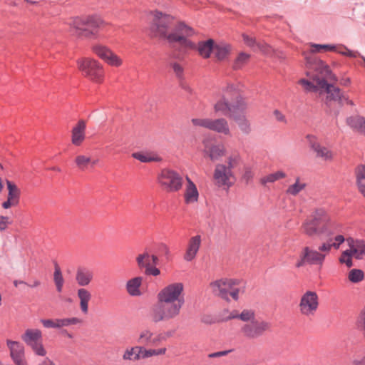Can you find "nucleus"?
<instances>
[{
  "label": "nucleus",
  "instance_id": "obj_62",
  "mask_svg": "<svg viewBox=\"0 0 365 365\" xmlns=\"http://www.w3.org/2000/svg\"><path fill=\"white\" fill-rule=\"evenodd\" d=\"M160 273V269L152 264L145 270V274L146 275L158 276Z\"/></svg>",
  "mask_w": 365,
  "mask_h": 365
},
{
  "label": "nucleus",
  "instance_id": "obj_47",
  "mask_svg": "<svg viewBox=\"0 0 365 365\" xmlns=\"http://www.w3.org/2000/svg\"><path fill=\"white\" fill-rule=\"evenodd\" d=\"M238 319L248 323L256 318L254 311L250 309H244L240 314H238Z\"/></svg>",
  "mask_w": 365,
  "mask_h": 365
},
{
  "label": "nucleus",
  "instance_id": "obj_59",
  "mask_svg": "<svg viewBox=\"0 0 365 365\" xmlns=\"http://www.w3.org/2000/svg\"><path fill=\"white\" fill-rule=\"evenodd\" d=\"M209 120L210 119H208V118H204V119L192 118L191 121H192V124L195 126H201V127L207 128Z\"/></svg>",
  "mask_w": 365,
  "mask_h": 365
},
{
  "label": "nucleus",
  "instance_id": "obj_35",
  "mask_svg": "<svg viewBox=\"0 0 365 365\" xmlns=\"http://www.w3.org/2000/svg\"><path fill=\"white\" fill-rule=\"evenodd\" d=\"M233 120L237 124L240 130L247 134L250 132V125L246 119L245 115H230Z\"/></svg>",
  "mask_w": 365,
  "mask_h": 365
},
{
  "label": "nucleus",
  "instance_id": "obj_6",
  "mask_svg": "<svg viewBox=\"0 0 365 365\" xmlns=\"http://www.w3.org/2000/svg\"><path fill=\"white\" fill-rule=\"evenodd\" d=\"M79 70L83 75L95 83L103 82L104 71L102 65L96 60L86 58L77 61Z\"/></svg>",
  "mask_w": 365,
  "mask_h": 365
},
{
  "label": "nucleus",
  "instance_id": "obj_49",
  "mask_svg": "<svg viewBox=\"0 0 365 365\" xmlns=\"http://www.w3.org/2000/svg\"><path fill=\"white\" fill-rule=\"evenodd\" d=\"M91 161V158L85 155H78L75 160L76 165L81 170H84Z\"/></svg>",
  "mask_w": 365,
  "mask_h": 365
},
{
  "label": "nucleus",
  "instance_id": "obj_64",
  "mask_svg": "<svg viewBox=\"0 0 365 365\" xmlns=\"http://www.w3.org/2000/svg\"><path fill=\"white\" fill-rule=\"evenodd\" d=\"M179 86L182 90H184L187 93L191 94L192 93V88L187 83V81L185 80V78L179 81Z\"/></svg>",
  "mask_w": 365,
  "mask_h": 365
},
{
  "label": "nucleus",
  "instance_id": "obj_19",
  "mask_svg": "<svg viewBox=\"0 0 365 365\" xmlns=\"http://www.w3.org/2000/svg\"><path fill=\"white\" fill-rule=\"evenodd\" d=\"M93 272L85 267H78L75 279L81 287L88 286L93 279Z\"/></svg>",
  "mask_w": 365,
  "mask_h": 365
},
{
  "label": "nucleus",
  "instance_id": "obj_13",
  "mask_svg": "<svg viewBox=\"0 0 365 365\" xmlns=\"http://www.w3.org/2000/svg\"><path fill=\"white\" fill-rule=\"evenodd\" d=\"M325 255L316 250H311L309 247H304L300 254V259L296 264L297 267H303L305 264H322L324 260Z\"/></svg>",
  "mask_w": 365,
  "mask_h": 365
},
{
  "label": "nucleus",
  "instance_id": "obj_8",
  "mask_svg": "<svg viewBox=\"0 0 365 365\" xmlns=\"http://www.w3.org/2000/svg\"><path fill=\"white\" fill-rule=\"evenodd\" d=\"M272 330V324L267 321L255 319L245 324L241 327L244 336L249 339H255L264 336Z\"/></svg>",
  "mask_w": 365,
  "mask_h": 365
},
{
  "label": "nucleus",
  "instance_id": "obj_11",
  "mask_svg": "<svg viewBox=\"0 0 365 365\" xmlns=\"http://www.w3.org/2000/svg\"><path fill=\"white\" fill-rule=\"evenodd\" d=\"M183 292L182 283H173L164 287L157 295L158 300L165 303L175 304L180 300L185 304V299L181 294Z\"/></svg>",
  "mask_w": 365,
  "mask_h": 365
},
{
  "label": "nucleus",
  "instance_id": "obj_61",
  "mask_svg": "<svg viewBox=\"0 0 365 365\" xmlns=\"http://www.w3.org/2000/svg\"><path fill=\"white\" fill-rule=\"evenodd\" d=\"M240 292H245V287H243L242 289L240 288H233L230 289L228 292V296L230 295L234 300L237 301L239 299V293Z\"/></svg>",
  "mask_w": 365,
  "mask_h": 365
},
{
  "label": "nucleus",
  "instance_id": "obj_32",
  "mask_svg": "<svg viewBox=\"0 0 365 365\" xmlns=\"http://www.w3.org/2000/svg\"><path fill=\"white\" fill-rule=\"evenodd\" d=\"M7 189H8V196L7 197L14 200V202L19 203L21 191L13 182L6 180Z\"/></svg>",
  "mask_w": 365,
  "mask_h": 365
},
{
  "label": "nucleus",
  "instance_id": "obj_53",
  "mask_svg": "<svg viewBox=\"0 0 365 365\" xmlns=\"http://www.w3.org/2000/svg\"><path fill=\"white\" fill-rule=\"evenodd\" d=\"M306 138L308 140L309 147L315 153H317V150H319L320 149V148L322 147L320 145L319 143L317 141L316 136L309 134L306 136Z\"/></svg>",
  "mask_w": 365,
  "mask_h": 365
},
{
  "label": "nucleus",
  "instance_id": "obj_28",
  "mask_svg": "<svg viewBox=\"0 0 365 365\" xmlns=\"http://www.w3.org/2000/svg\"><path fill=\"white\" fill-rule=\"evenodd\" d=\"M166 348H161L158 349H145L144 347H138V351L135 355V359H146L152 356L165 354Z\"/></svg>",
  "mask_w": 365,
  "mask_h": 365
},
{
  "label": "nucleus",
  "instance_id": "obj_39",
  "mask_svg": "<svg viewBox=\"0 0 365 365\" xmlns=\"http://www.w3.org/2000/svg\"><path fill=\"white\" fill-rule=\"evenodd\" d=\"M57 328L60 329L70 325L77 324L82 322V320L77 317L56 319Z\"/></svg>",
  "mask_w": 365,
  "mask_h": 365
},
{
  "label": "nucleus",
  "instance_id": "obj_60",
  "mask_svg": "<svg viewBox=\"0 0 365 365\" xmlns=\"http://www.w3.org/2000/svg\"><path fill=\"white\" fill-rule=\"evenodd\" d=\"M11 224V221L9 220V217L7 216H0V232H3L6 230L9 225Z\"/></svg>",
  "mask_w": 365,
  "mask_h": 365
},
{
  "label": "nucleus",
  "instance_id": "obj_57",
  "mask_svg": "<svg viewBox=\"0 0 365 365\" xmlns=\"http://www.w3.org/2000/svg\"><path fill=\"white\" fill-rule=\"evenodd\" d=\"M138 347L139 346H135L130 349H127L123 356V359L124 360L137 361L138 359H135V355L138 351Z\"/></svg>",
  "mask_w": 365,
  "mask_h": 365
},
{
  "label": "nucleus",
  "instance_id": "obj_29",
  "mask_svg": "<svg viewBox=\"0 0 365 365\" xmlns=\"http://www.w3.org/2000/svg\"><path fill=\"white\" fill-rule=\"evenodd\" d=\"M231 51L230 45L227 43L215 44L213 52L218 61L226 59Z\"/></svg>",
  "mask_w": 365,
  "mask_h": 365
},
{
  "label": "nucleus",
  "instance_id": "obj_56",
  "mask_svg": "<svg viewBox=\"0 0 365 365\" xmlns=\"http://www.w3.org/2000/svg\"><path fill=\"white\" fill-rule=\"evenodd\" d=\"M201 322L205 324H213L215 323H220L224 322L223 319L213 317L210 314H205L201 317Z\"/></svg>",
  "mask_w": 365,
  "mask_h": 365
},
{
  "label": "nucleus",
  "instance_id": "obj_48",
  "mask_svg": "<svg viewBox=\"0 0 365 365\" xmlns=\"http://www.w3.org/2000/svg\"><path fill=\"white\" fill-rule=\"evenodd\" d=\"M109 56L105 61L106 63L111 66L118 67L122 64V60L113 51L108 53Z\"/></svg>",
  "mask_w": 365,
  "mask_h": 365
},
{
  "label": "nucleus",
  "instance_id": "obj_30",
  "mask_svg": "<svg viewBox=\"0 0 365 365\" xmlns=\"http://www.w3.org/2000/svg\"><path fill=\"white\" fill-rule=\"evenodd\" d=\"M170 34H175L177 36H192L195 34V31L192 27L182 21L178 24L174 29V31Z\"/></svg>",
  "mask_w": 365,
  "mask_h": 365
},
{
  "label": "nucleus",
  "instance_id": "obj_12",
  "mask_svg": "<svg viewBox=\"0 0 365 365\" xmlns=\"http://www.w3.org/2000/svg\"><path fill=\"white\" fill-rule=\"evenodd\" d=\"M240 279H221L215 280L210 283V287L213 289V293L227 302H230L228 292L230 289L235 288V286L240 284Z\"/></svg>",
  "mask_w": 365,
  "mask_h": 365
},
{
  "label": "nucleus",
  "instance_id": "obj_41",
  "mask_svg": "<svg viewBox=\"0 0 365 365\" xmlns=\"http://www.w3.org/2000/svg\"><path fill=\"white\" fill-rule=\"evenodd\" d=\"M93 51L104 61L107 59L109 54L112 51L108 47L102 45H96L93 46Z\"/></svg>",
  "mask_w": 365,
  "mask_h": 365
},
{
  "label": "nucleus",
  "instance_id": "obj_37",
  "mask_svg": "<svg viewBox=\"0 0 365 365\" xmlns=\"http://www.w3.org/2000/svg\"><path fill=\"white\" fill-rule=\"evenodd\" d=\"M250 56L246 53L241 52L235 60L232 68L234 70H239L244 66L248 61Z\"/></svg>",
  "mask_w": 365,
  "mask_h": 365
},
{
  "label": "nucleus",
  "instance_id": "obj_42",
  "mask_svg": "<svg viewBox=\"0 0 365 365\" xmlns=\"http://www.w3.org/2000/svg\"><path fill=\"white\" fill-rule=\"evenodd\" d=\"M306 186L307 185L305 183H299V178H297L295 183L289 186L286 192L289 195L296 196L299 192L304 190Z\"/></svg>",
  "mask_w": 365,
  "mask_h": 365
},
{
  "label": "nucleus",
  "instance_id": "obj_50",
  "mask_svg": "<svg viewBox=\"0 0 365 365\" xmlns=\"http://www.w3.org/2000/svg\"><path fill=\"white\" fill-rule=\"evenodd\" d=\"M356 252L354 253V256L356 259H361L363 255H365V242L364 240H356Z\"/></svg>",
  "mask_w": 365,
  "mask_h": 365
},
{
  "label": "nucleus",
  "instance_id": "obj_55",
  "mask_svg": "<svg viewBox=\"0 0 365 365\" xmlns=\"http://www.w3.org/2000/svg\"><path fill=\"white\" fill-rule=\"evenodd\" d=\"M316 155L317 158H322L324 160L332 159V153L325 147H321L320 149L317 150Z\"/></svg>",
  "mask_w": 365,
  "mask_h": 365
},
{
  "label": "nucleus",
  "instance_id": "obj_14",
  "mask_svg": "<svg viewBox=\"0 0 365 365\" xmlns=\"http://www.w3.org/2000/svg\"><path fill=\"white\" fill-rule=\"evenodd\" d=\"M318 296L315 292L307 291L301 298L299 307L302 314L309 315L317 309Z\"/></svg>",
  "mask_w": 365,
  "mask_h": 365
},
{
  "label": "nucleus",
  "instance_id": "obj_33",
  "mask_svg": "<svg viewBox=\"0 0 365 365\" xmlns=\"http://www.w3.org/2000/svg\"><path fill=\"white\" fill-rule=\"evenodd\" d=\"M356 175L359 190L365 197V165H362L358 167Z\"/></svg>",
  "mask_w": 365,
  "mask_h": 365
},
{
  "label": "nucleus",
  "instance_id": "obj_63",
  "mask_svg": "<svg viewBox=\"0 0 365 365\" xmlns=\"http://www.w3.org/2000/svg\"><path fill=\"white\" fill-rule=\"evenodd\" d=\"M41 322L46 328H57L56 319H41Z\"/></svg>",
  "mask_w": 365,
  "mask_h": 365
},
{
  "label": "nucleus",
  "instance_id": "obj_5",
  "mask_svg": "<svg viewBox=\"0 0 365 365\" xmlns=\"http://www.w3.org/2000/svg\"><path fill=\"white\" fill-rule=\"evenodd\" d=\"M329 220L325 210L316 209L311 215V219L303 223V231L309 237L325 234L327 232Z\"/></svg>",
  "mask_w": 365,
  "mask_h": 365
},
{
  "label": "nucleus",
  "instance_id": "obj_16",
  "mask_svg": "<svg viewBox=\"0 0 365 365\" xmlns=\"http://www.w3.org/2000/svg\"><path fill=\"white\" fill-rule=\"evenodd\" d=\"M6 345L10 350V356L15 365H28L25 361L24 347L19 341L8 339Z\"/></svg>",
  "mask_w": 365,
  "mask_h": 365
},
{
  "label": "nucleus",
  "instance_id": "obj_23",
  "mask_svg": "<svg viewBox=\"0 0 365 365\" xmlns=\"http://www.w3.org/2000/svg\"><path fill=\"white\" fill-rule=\"evenodd\" d=\"M214 46V40L210 38L205 41H199L196 49L202 58H208L210 57L211 53L213 51Z\"/></svg>",
  "mask_w": 365,
  "mask_h": 365
},
{
  "label": "nucleus",
  "instance_id": "obj_27",
  "mask_svg": "<svg viewBox=\"0 0 365 365\" xmlns=\"http://www.w3.org/2000/svg\"><path fill=\"white\" fill-rule=\"evenodd\" d=\"M78 297L80 299V307L83 314L88 311V302L91 299V294L84 288H80L77 292Z\"/></svg>",
  "mask_w": 365,
  "mask_h": 365
},
{
  "label": "nucleus",
  "instance_id": "obj_31",
  "mask_svg": "<svg viewBox=\"0 0 365 365\" xmlns=\"http://www.w3.org/2000/svg\"><path fill=\"white\" fill-rule=\"evenodd\" d=\"M53 282L56 286V291L58 293L62 292L64 284V279L63 277L61 268L59 267L56 262H54Z\"/></svg>",
  "mask_w": 365,
  "mask_h": 365
},
{
  "label": "nucleus",
  "instance_id": "obj_2",
  "mask_svg": "<svg viewBox=\"0 0 365 365\" xmlns=\"http://www.w3.org/2000/svg\"><path fill=\"white\" fill-rule=\"evenodd\" d=\"M223 92L222 98L214 105L216 113L239 114L245 110L246 103L232 85L228 86Z\"/></svg>",
  "mask_w": 365,
  "mask_h": 365
},
{
  "label": "nucleus",
  "instance_id": "obj_10",
  "mask_svg": "<svg viewBox=\"0 0 365 365\" xmlns=\"http://www.w3.org/2000/svg\"><path fill=\"white\" fill-rule=\"evenodd\" d=\"M22 341L38 355L44 356L46 351L42 344V332L38 329H28L21 336Z\"/></svg>",
  "mask_w": 365,
  "mask_h": 365
},
{
  "label": "nucleus",
  "instance_id": "obj_18",
  "mask_svg": "<svg viewBox=\"0 0 365 365\" xmlns=\"http://www.w3.org/2000/svg\"><path fill=\"white\" fill-rule=\"evenodd\" d=\"M86 123L84 120H79L72 129L71 142L76 146H79L85 140V130Z\"/></svg>",
  "mask_w": 365,
  "mask_h": 365
},
{
  "label": "nucleus",
  "instance_id": "obj_52",
  "mask_svg": "<svg viewBox=\"0 0 365 365\" xmlns=\"http://www.w3.org/2000/svg\"><path fill=\"white\" fill-rule=\"evenodd\" d=\"M312 52H319L322 49H324L325 51H335L336 46L334 45L331 44H312Z\"/></svg>",
  "mask_w": 365,
  "mask_h": 365
},
{
  "label": "nucleus",
  "instance_id": "obj_38",
  "mask_svg": "<svg viewBox=\"0 0 365 365\" xmlns=\"http://www.w3.org/2000/svg\"><path fill=\"white\" fill-rule=\"evenodd\" d=\"M286 177L285 173L283 171H277L276 173L269 174L268 175L264 176L261 179V183L262 185H265L267 182H274L276 180H278L282 178H284Z\"/></svg>",
  "mask_w": 365,
  "mask_h": 365
},
{
  "label": "nucleus",
  "instance_id": "obj_54",
  "mask_svg": "<svg viewBox=\"0 0 365 365\" xmlns=\"http://www.w3.org/2000/svg\"><path fill=\"white\" fill-rule=\"evenodd\" d=\"M242 39L244 43L255 51L257 44L258 43L256 38L255 37L250 36L247 34H243Z\"/></svg>",
  "mask_w": 365,
  "mask_h": 365
},
{
  "label": "nucleus",
  "instance_id": "obj_58",
  "mask_svg": "<svg viewBox=\"0 0 365 365\" xmlns=\"http://www.w3.org/2000/svg\"><path fill=\"white\" fill-rule=\"evenodd\" d=\"M335 51L341 55L349 56L351 58H356L357 56V52L349 50L346 47H344L343 48H339V49L336 48Z\"/></svg>",
  "mask_w": 365,
  "mask_h": 365
},
{
  "label": "nucleus",
  "instance_id": "obj_4",
  "mask_svg": "<svg viewBox=\"0 0 365 365\" xmlns=\"http://www.w3.org/2000/svg\"><path fill=\"white\" fill-rule=\"evenodd\" d=\"M183 306V301L175 304L165 303L158 300L150 309V318L154 323L166 322L177 317Z\"/></svg>",
  "mask_w": 365,
  "mask_h": 365
},
{
  "label": "nucleus",
  "instance_id": "obj_36",
  "mask_svg": "<svg viewBox=\"0 0 365 365\" xmlns=\"http://www.w3.org/2000/svg\"><path fill=\"white\" fill-rule=\"evenodd\" d=\"M132 157L135 159L140 160L142 163H149V162H160L162 161V158L158 155L155 156H148L147 155L143 154L141 152H136L132 154Z\"/></svg>",
  "mask_w": 365,
  "mask_h": 365
},
{
  "label": "nucleus",
  "instance_id": "obj_1",
  "mask_svg": "<svg viewBox=\"0 0 365 365\" xmlns=\"http://www.w3.org/2000/svg\"><path fill=\"white\" fill-rule=\"evenodd\" d=\"M104 21L97 15L76 16L69 24L72 35L81 38H96Z\"/></svg>",
  "mask_w": 365,
  "mask_h": 365
},
{
  "label": "nucleus",
  "instance_id": "obj_20",
  "mask_svg": "<svg viewBox=\"0 0 365 365\" xmlns=\"http://www.w3.org/2000/svg\"><path fill=\"white\" fill-rule=\"evenodd\" d=\"M201 241L200 235H195L190 239L186 252L184 255L185 260L190 262L196 257L201 245Z\"/></svg>",
  "mask_w": 365,
  "mask_h": 365
},
{
  "label": "nucleus",
  "instance_id": "obj_21",
  "mask_svg": "<svg viewBox=\"0 0 365 365\" xmlns=\"http://www.w3.org/2000/svg\"><path fill=\"white\" fill-rule=\"evenodd\" d=\"M346 122L354 131L365 135V118L361 115H350Z\"/></svg>",
  "mask_w": 365,
  "mask_h": 365
},
{
  "label": "nucleus",
  "instance_id": "obj_25",
  "mask_svg": "<svg viewBox=\"0 0 365 365\" xmlns=\"http://www.w3.org/2000/svg\"><path fill=\"white\" fill-rule=\"evenodd\" d=\"M207 128L224 134H227L229 133L227 123L223 118L216 120L210 119Z\"/></svg>",
  "mask_w": 365,
  "mask_h": 365
},
{
  "label": "nucleus",
  "instance_id": "obj_7",
  "mask_svg": "<svg viewBox=\"0 0 365 365\" xmlns=\"http://www.w3.org/2000/svg\"><path fill=\"white\" fill-rule=\"evenodd\" d=\"M158 181L167 192L179 191L182 186V178L175 170L164 168L158 176Z\"/></svg>",
  "mask_w": 365,
  "mask_h": 365
},
{
  "label": "nucleus",
  "instance_id": "obj_45",
  "mask_svg": "<svg viewBox=\"0 0 365 365\" xmlns=\"http://www.w3.org/2000/svg\"><path fill=\"white\" fill-rule=\"evenodd\" d=\"M299 83L304 86V89L307 92H317L319 89L318 84H314V81H311L304 78L300 79Z\"/></svg>",
  "mask_w": 365,
  "mask_h": 365
},
{
  "label": "nucleus",
  "instance_id": "obj_22",
  "mask_svg": "<svg viewBox=\"0 0 365 365\" xmlns=\"http://www.w3.org/2000/svg\"><path fill=\"white\" fill-rule=\"evenodd\" d=\"M187 187L185 192V202L186 204L193 203L197 201L199 192L195 183L187 176Z\"/></svg>",
  "mask_w": 365,
  "mask_h": 365
},
{
  "label": "nucleus",
  "instance_id": "obj_9",
  "mask_svg": "<svg viewBox=\"0 0 365 365\" xmlns=\"http://www.w3.org/2000/svg\"><path fill=\"white\" fill-rule=\"evenodd\" d=\"M153 15V22L150 26L151 31L155 34V36L166 38L168 40V36L169 35V34H168V31L173 23V16L164 14L158 11H155Z\"/></svg>",
  "mask_w": 365,
  "mask_h": 365
},
{
  "label": "nucleus",
  "instance_id": "obj_44",
  "mask_svg": "<svg viewBox=\"0 0 365 365\" xmlns=\"http://www.w3.org/2000/svg\"><path fill=\"white\" fill-rule=\"evenodd\" d=\"M364 273L361 269H353L349 273V279L353 283H358L364 279Z\"/></svg>",
  "mask_w": 365,
  "mask_h": 365
},
{
  "label": "nucleus",
  "instance_id": "obj_24",
  "mask_svg": "<svg viewBox=\"0 0 365 365\" xmlns=\"http://www.w3.org/2000/svg\"><path fill=\"white\" fill-rule=\"evenodd\" d=\"M188 36H177L175 34H169L168 36V41L169 43L179 42L182 47L195 50L197 45L192 41L187 38Z\"/></svg>",
  "mask_w": 365,
  "mask_h": 365
},
{
  "label": "nucleus",
  "instance_id": "obj_51",
  "mask_svg": "<svg viewBox=\"0 0 365 365\" xmlns=\"http://www.w3.org/2000/svg\"><path fill=\"white\" fill-rule=\"evenodd\" d=\"M153 335V334L150 331L147 329L144 330L140 334L138 342L140 344H148L150 343Z\"/></svg>",
  "mask_w": 365,
  "mask_h": 365
},
{
  "label": "nucleus",
  "instance_id": "obj_3",
  "mask_svg": "<svg viewBox=\"0 0 365 365\" xmlns=\"http://www.w3.org/2000/svg\"><path fill=\"white\" fill-rule=\"evenodd\" d=\"M307 63L313 65L314 73L311 74L309 72L307 75L310 79L318 84L319 88H324V86L329 84L328 81H337L336 76L333 73L329 66L322 60L311 56H306Z\"/></svg>",
  "mask_w": 365,
  "mask_h": 365
},
{
  "label": "nucleus",
  "instance_id": "obj_46",
  "mask_svg": "<svg viewBox=\"0 0 365 365\" xmlns=\"http://www.w3.org/2000/svg\"><path fill=\"white\" fill-rule=\"evenodd\" d=\"M170 66L172 68L176 78L178 81L184 78V68L178 62H172L170 63Z\"/></svg>",
  "mask_w": 365,
  "mask_h": 365
},
{
  "label": "nucleus",
  "instance_id": "obj_43",
  "mask_svg": "<svg viewBox=\"0 0 365 365\" xmlns=\"http://www.w3.org/2000/svg\"><path fill=\"white\" fill-rule=\"evenodd\" d=\"M255 51H259L264 55L271 56L273 53L274 50L270 45L263 41H258Z\"/></svg>",
  "mask_w": 365,
  "mask_h": 365
},
{
  "label": "nucleus",
  "instance_id": "obj_40",
  "mask_svg": "<svg viewBox=\"0 0 365 365\" xmlns=\"http://www.w3.org/2000/svg\"><path fill=\"white\" fill-rule=\"evenodd\" d=\"M205 152L212 161L217 160L220 157L224 155V150L220 145H213L208 151Z\"/></svg>",
  "mask_w": 365,
  "mask_h": 365
},
{
  "label": "nucleus",
  "instance_id": "obj_17",
  "mask_svg": "<svg viewBox=\"0 0 365 365\" xmlns=\"http://www.w3.org/2000/svg\"><path fill=\"white\" fill-rule=\"evenodd\" d=\"M320 88L324 89L327 93V101H336L340 104H343L344 101H346L349 104H353L351 101L343 96L339 88L334 86L332 83H329L324 86V88Z\"/></svg>",
  "mask_w": 365,
  "mask_h": 365
},
{
  "label": "nucleus",
  "instance_id": "obj_34",
  "mask_svg": "<svg viewBox=\"0 0 365 365\" xmlns=\"http://www.w3.org/2000/svg\"><path fill=\"white\" fill-rule=\"evenodd\" d=\"M136 262L139 269H146L151 265L150 255L148 252L140 254L136 257Z\"/></svg>",
  "mask_w": 365,
  "mask_h": 365
},
{
  "label": "nucleus",
  "instance_id": "obj_15",
  "mask_svg": "<svg viewBox=\"0 0 365 365\" xmlns=\"http://www.w3.org/2000/svg\"><path fill=\"white\" fill-rule=\"evenodd\" d=\"M232 167L231 158L229 159L228 167L222 164L216 165L214 178L220 185L232 186V182L230 181V178L232 175L231 170Z\"/></svg>",
  "mask_w": 365,
  "mask_h": 365
},
{
  "label": "nucleus",
  "instance_id": "obj_26",
  "mask_svg": "<svg viewBox=\"0 0 365 365\" xmlns=\"http://www.w3.org/2000/svg\"><path fill=\"white\" fill-rule=\"evenodd\" d=\"M143 282L142 277H135L126 283V290L130 296H140L141 292L140 291V287Z\"/></svg>",
  "mask_w": 365,
  "mask_h": 365
}]
</instances>
